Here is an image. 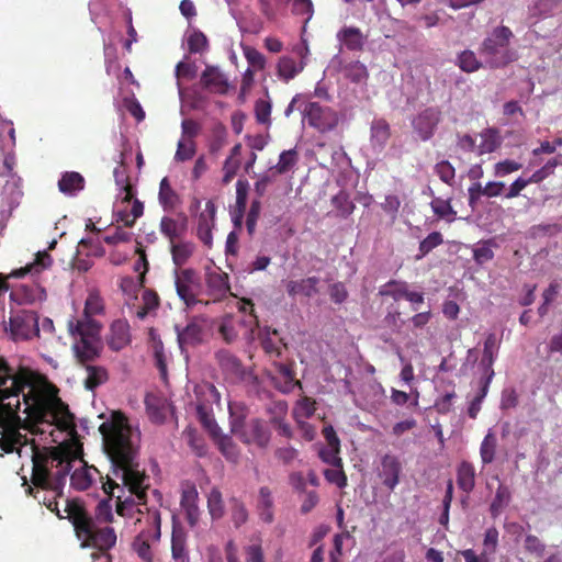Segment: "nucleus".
I'll use <instances>...</instances> for the list:
<instances>
[{
	"label": "nucleus",
	"instance_id": "36",
	"mask_svg": "<svg viewBox=\"0 0 562 562\" xmlns=\"http://www.w3.org/2000/svg\"><path fill=\"white\" fill-rule=\"evenodd\" d=\"M512 499V493L507 485L499 484L495 496L490 505V513L493 518H496L499 516V514L503 512V509L508 506Z\"/></svg>",
	"mask_w": 562,
	"mask_h": 562
},
{
	"label": "nucleus",
	"instance_id": "12",
	"mask_svg": "<svg viewBox=\"0 0 562 562\" xmlns=\"http://www.w3.org/2000/svg\"><path fill=\"white\" fill-rule=\"evenodd\" d=\"M209 322L203 316L191 317L187 325L181 327L175 326L177 340L181 350L188 347H196L204 342L207 335Z\"/></svg>",
	"mask_w": 562,
	"mask_h": 562
},
{
	"label": "nucleus",
	"instance_id": "15",
	"mask_svg": "<svg viewBox=\"0 0 562 562\" xmlns=\"http://www.w3.org/2000/svg\"><path fill=\"white\" fill-rule=\"evenodd\" d=\"M308 52L310 50L307 44L303 42L293 47V53L300 58L299 61L290 56L280 57L277 64L278 77L284 82L294 79L300 72L303 71L304 67L306 66V57Z\"/></svg>",
	"mask_w": 562,
	"mask_h": 562
},
{
	"label": "nucleus",
	"instance_id": "46",
	"mask_svg": "<svg viewBox=\"0 0 562 562\" xmlns=\"http://www.w3.org/2000/svg\"><path fill=\"white\" fill-rule=\"evenodd\" d=\"M93 520L98 521V525L110 524L113 521L111 498L102 499L98 503Z\"/></svg>",
	"mask_w": 562,
	"mask_h": 562
},
{
	"label": "nucleus",
	"instance_id": "13",
	"mask_svg": "<svg viewBox=\"0 0 562 562\" xmlns=\"http://www.w3.org/2000/svg\"><path fill=\"white\" fill-rule=\"evenodd\" d=\"M304 117L308 125L321 133L334 130L338 124V114L329 106H323L317 102H310L304 109Z\"/></svg>",
	"mask_w": 562,
	"mask_h": 562
},
{
	"label": "nucleus",
	"instance_id": "19",
	"mask_svg": "<svg viewBox=\"0 0 562 562\" xmlns=\"http://www.w3.org/2000/svg\"><path fill=\"white\" fill-rule=\"evenodd\" d=\"M131 342L130 325L126 319L114 321L106 335V345L113 351H120Z\"/></svg>",
	"mask_w": 562,
	"mask_h": 562
},
{
	"label": "nucleus",
	"instance_id": "17",
	"mask_svg": "<svg viewBox=\"0 0 562 562\" xmlns=\"http://www.w3.org/2000/svg\"><path fill=\"white\" fill-rule=\"evenodd\" d=\"M200 85L211 93L224 95L229 90L226 76L216 66L207 65L200 77Z\"/></svg>",
	"mask_w": 562,
	"mask_h": 562
},
{
	"label": "nucleus",
	"instance_id": "14",
	"mask_svg": "<svg viewBox=\"0 0 562 562\" xmlns=\"http://www.w3.org/2000/svg\"><path fill=\"white\" fill-rule=\"evenodd\" d=\"M176 290L179 297L188 307H192L203 300L199 299L200 284L193 269L176 270Z\"/></svg>",
	"mask_w": 562,
	"mask_h": 562
},
{
	"label": "nucleus",
	"instance_id": "27",
	"mask_svg": "<svg viewBox=\"0 0 562 562\" xmlns=\"http://www.w3.org/2000/svg\"><path fill=\"white\" fill-rule=\"evenodd\" d=\"M475 468L469 461H462L457 468V484L464 493H471L475 487Z\"/></svg>",
	"mask_w": 562,
	"mask_h": 562
},
{
	"label": "nucleus",
	"instance_id": "52",
	"mask_svg": "<svg viewBox=\"0 0 562 562\" xmlns=\"http://www.w3.org/2000/svg\"><path fill=\"white\" fill-rule=\"evenodd\" d=\"M159 305V297L156 292L145 290L143 293V307L137 312L139 318H144L149 312L157 308Z\"/></svg>",
	"mask_w": 562,
	"mask_h": 562
},
{
	"label": "nucleus",
	"instance_id": "54",
	"mask_svg": "<svg viewBox=\"0 0 562 562\" xmlns=\"http://www.w3.org/2000/svg\"><path fill=\"white\" fill-rule=\"evenodd\" d=\"M372 138L375 139L379 144H385L390 137V125L383 120H375L371 126Z\"/></svg>",
	"mask_w": 562,
	"mask_h": 562
},
{
	"label": "nucleus",
	"instance_id": "49",
	"mask_svg": "<svg viewBox=\"0 0 562 562\" xmlns=\"http://www.w3.org/2000/svg\"><path fill=\"white\" fill-rule=\"evenodd\" d=\"M143 213L144 204L139 200L135 199L130 213L120 212L117 221L122 222L125 226H133L135 221L140 217Z\"/></svg>",
	"mask_w": 562,
	"mask_h": 562
},
{
	"label": "nucleus",
	"instance_id": "8",
	"mask_svg": "<svg viewBox=\"0 0 562 562\" xmlns=\"http://www.w3.org/2000/svg\"><path fill=\"white\" fill-rule=\"evenodd\" d=\"M231 431L243 443L248 446L255 445L261 449L267 448L271 439L269 428L259 418H254L245 423L244 416H234L232 414Z\"/></svg>",
	"mask_w": 562,
	"mask_h": 562
},
{
	"label": "nucleus",
	"instance_id": "40",
	"mask_svg": "<svg viewBox=\"0 0 562 562\" xmlns=\"http://www.w3.org/2000/svg\"><path fill=\"white\" fill-rule=\"evenodd\" d=\"M221 453L226 460L236 463L239 459V449L229 436H221L216 440Z\"/></svg>",
	"mask_w": 562,
	"mask_h": 562
},
{
	"label": "nucleus",
	"instance_id": "6",
	"mask_svg": "<svg viewBox=\"0 0 562 562\" xmlns=\"http://www.w3.org/2000/svg\"><path fill=\"white\" fill-rule=\"evenodd\" d=\"M513 31L505 25H499L485 37L480 47V54L486 58L491 68H503L517 59V54L508 49Z\"/></svg>",
	"mask_w": 562,
	"mask_h": 562
},
{
	"label": "nucleus",
	"instance_id": "43",
	"mask_svg": "<svg viewBox=\"0 0 562 562\" xmlns=\"http://www.w3.org/2000/svg\"><path fill=\"white\" fill-rule=\"evenodd\" d=\"M430 205H431L434 213L438 217L445 218L449 222L454 220L457 213L453 211L449 200H445L441 198H435L431 201Z\"/></svg>",
	"mask_w": 562,
	"mask_h": 562
},
{
	"label": "nucleus",
	"instance_id": "51",
	"mask_svg": "<svg viewBox=\"0 0 562 562\" xmlns=\"http://www.w3.org/2000/svg\"><path fill=\"white\" fill-rule=\"evenodd\" d=\"M212 222L207 218L204 213L200 214L198 223V236L199 239L205 245H212Z\"/></svg>",
	"mask_w": 562,
	"mask_h": 562
},
{
	"label": "nucleus",
	"instance_id": "59",
	"mask_svg": "<svg viewBox=\"0 0 562 562\" xmlns=\"http://www.w3.org/2000/svg\"><path fill=\"white\" fill-rule=\"evenodd\" d=\"M560 165V161L558 158H552L547 161L544 166H542L540 169L536 170L529 178L532 183H540L546 178H548L550 175L554 172V169L557 166Z\"/></svg>",
	"mask_w": 562,
	"mask_h": 562
},
{
	"label": "nucleus",
	"instance_id": "4",
	"mask_svg": "<svg viewBox=\"0 0 562 562\" xmlns=\"http://www.w3.org/2000/svg\"><path fill=\"white\" fill-rule=\"evenodd\" d=\"M64 512L66 518L74 526L77 538L81 541L82 548H94L99 552L92 553V559L103 558L104 562H111L112 557L109 551L116 544V532L110 526L98 525L93 517L88 513L82 502L74 498L66 501Z\"/></svg>",
	"mask_w": 562,
	"mask_h": 562
},
{
	"label": "nucleus",
	"instance_id": "60",
	"mask_svg": "<svg viewBox=\"0 0 562 562\" xmlns=\"http://www.w3.org/2000/svg\"><path fill=\"white\" fill-rule=\"evenodd\" d=\"M248 189L249 183L247 180L239 179L236 182V210L239 212L240 216L246 210Z\"/></svg>",
	"mask_w": 562,
	"mask_h": 562
},
{
	"label": "nucleus",
	"instance_id": "2",
	"mask_svg": "<svg viewBox=\"0 0 562 562\" xmlns=\"http://www.w3.org/2000/svg\"><path fill=\"white\" fill-rule=\"evenodd\" d=\"M31 390L23 395L25 405L24 413L35 423L57 426V428L67 430L74 424V417L68 407L55 396H46L32 387L31 374L26 369H21L13 373L12 369L3 368L0 370V427H7L11 422H20L18 412L21 403L20 393L25 387Z\"/></svg>",
	"mask_w": 562,
	"mask_h": 562
},
{
	"label": "nucleus",
	"instance_id": "30",
	"mask_svg": "<svg viewBox=\"0 0 562 562\" xmlns=\"http://www.w3.org/2000/svg\"><path fill=\"white\" fill-rule=\"evenodd\" d=\"M198 492L194 486L184 490L181 494V507L186 512L187 520L194 526L199 518V508L196 506Z\"/></svg>",
	"mask_w": 562,
	"mask_h": 562
},
{
	"label": "nucleus",
	"instance_id": "16",
	"mask_svg": "<svg viewBox=\"0 0 562 562\" xmlns=\"http://www.w3.org/2000/svg\"><path fill=\"white\" fill-rule=\"evenodd\" d=\"M402 473V463L400 459L391 453H385L381 458L378 476L382 480V484L390 491H393L400 483Z\"/></svg>",
	"mask_w": 562,
	"mask_h": 562
},
{
	"label": "nucleus",
	"instance_id": "21",
	"mask_svg": "<svg viewBox=\"0 0 562 562\" xmlns=\"http://www.w3.org/2000/svg\"><path fill=\"white\" fill-rule=\"evenodd\" d=\"M104 312V302L101 297L99 291L92 290L90 291L86 303L82 316L79 318L71 317L67 323H85V322H92V323H99L98 321L93 319L92 316L94 315H101Z\"/></svg>",
	"mask_w": 562,
	"mask_h": 562
},
{
	"label": "nucleus",
	"instance_id": "7",
	"mask_svg": "<svg viewBox=\"0 0 562 562\" xmlns=\"http://www.w3.org/2000/svg\"><path fill=\"white\" fill-rule=\"evenodd\" d=\"M3 327L14 342L30 341L41 337L40 315L32 310L11 312L8 321L3 322Z\"/></svg>",
	"mask_w": 562,
	"mask_h": 562
},
{
	"label": "nucleus",
	"instance_id": "63",
	"mask_svg": "<svg viewBox=\"0 0 562 562\" xmlns=\"http://www.w3.org/2000/svg\"><path fill=\"white\" fill-rule=\"evenodd\" d=\"M244 55L250 66L257 70H262L266 66V58L257 48L247 46L244 48Z\"/></svg>",
	"mask_w": 562,
	"mask_h": 562
},
{
	"label": "nucleus",
	"instance_id": "58",
	"mask_svg": "<svg viewBox=\"0 0 562 562\" xmlns=\"http://www.w3.org/2000/svg\"><path fill=\"white\" fill-rule=\"evenodd\" d=\"M324 476L329 483L335 484L339 488H342L347 485V475L344 472L342 464L340 467L326 469L324 471Z\"/></svg>",
	"mask_w": 562,
	"mask_h": 562
},
{
	"label": "nucleus",
	"instance_id": "42",
	"mask_svg": "<svg viewBox=\"0 0 562 562\" xmlns=\"http://www.w3.org/2000/svg\"><path fill=\"white\" fill-rule=\"evenodd\" d=\"M458 66L465 72H474L482 67L474 52L465 49L458 56Z\"/></svg>",
	"mask_w": 562,
	"mask_h": 562
},
{
	"label": "nucleus",
	"instance_id": "33",
	"mask_svg": "<svg viewBox=\"0 0 562 562\" xmlns=\"http://www.w3.org/2000/svg\"><path fill=\"white\" fill-rule=\"evenodd\" d=\"M87 378L85 379V387L93 391L98 386L105 383L109 379L108 370L101 366L85 364Z\"/></svg>",
	"mask_w": 562,
	"mask_h": 562
},
{
	"label": "nucleus",
	"instance_id": "29",
	"mask_svg": "<svg viewBox=\"0 0 562 562\" xmlns=\"http://www.w3.org/2000/svg\"><path fill=\"white\" fill-rule=\"evenodd\" d=\"M257 510L263 522L271 524L273 521V498L270 488L267 486H262L259 490Z\"/></svg>",
	"mask_w": 562,
	"mask_h": 562
},
{
	"label": "nucleus",
	"instance_id": "45",
	"mask_svg": "<svg viewBox=\"0 0 562 562\" xmlns=\"http://www.w3.org/2000/svg\"><path fill=\"white\" fill-rule=\"evenodd\" d=\"M207 507L213 518L218 519L224 515L222 493L217 488L211 490L207 497Z\"/></svg>",
	"mask_w": 562,
	"mask_h": 562
},
{
	"label": "nucleus",
	"instance_id": "32",
	"mask_svg": "<svg viewBox=\"0 0 562 562\" xmlns=\"http://www.w3.org/2000/svg\"><path fill=\"white\" fill-rule=\"evenodd\" d=\"M158 199L159 203L166 211L173 210L180 203L179 195L172 189L167 177L162 178L160 181Z\"/></svg>",
	"mask_w": 562,
	"mask_h": 562
},
{
	"label": "nucleus",
	"instance_id": "38",
	"mask_svg": "<svg viewBox=\"0 0 562 562\" xmlns=\"http://www.w3.org/2000/svg\"><path fill=\"white\" fill-rule=\"evenodd\" d=\"M497 448V437L490 429L483 438L480 446V457L483 464H490L494 461Z\"/></svg>",
	"mask_w": 562,
	"mask_h": 562
},
{
	"label": "nucleus",
	"instance_id": "41",
	"mask_svg": "<svg viewBox=\"0 0 562 562\" xmlns=\"http://www.w3.org/2000/svg\"><path fill=\"white\" fill-rule=\"evenodd\" d=\"M342 71L345 77L355 83L364 81L369 76L367 67L360 61L347 64Z\"/></svg>",
	"mask_w": 562,
	"mask_h": 562
},
{
	"label": "nucleus",
	"instance_id": "24",
	"mask_svg": "<svg viewBox=\"0 0 562 562\" xmlns=\"http://www.w3.org/2000/svg\"><path fill=\"white\" fill-rule=\"evenodd\" d=\"M318 283L319 279L317 277H310L301 280H290L286 282V291L290 296L303 295L311 297L318 292Z\"/></svg>",
	"mask_w": 562,
	"mask_h": 562
},
{
	"label": "nucleus",
	"instance_id": "55",
	"mask_svg": "<svg viewBox=\"0 0 562 562\" xmlns=\"http://www.w3.org/2000/svg\"><path fill=\"white\" fill-rule=\"evenodd\" d=\"M340 448L339 447H322L318 451V457L323 462L330 464L331 467H340L341 458L339 457Z\"/></svg>",
	"mask_w": 562,
	"mask_h": 562
},
{
	"label": "nucleus",
	"instance_id": "44",
	"mask_svg": "<svg viewBox=\"0 0 562 562\" xmlns=\"http://www.w3.org/2000/svg\"><path fill=\"white\" fill-rule=\"evenodd\" d=\"M135 254L138 256L133 265V269L138 273V286L144 288L146 273L149 269V263L145 252V248H135Z\"/></svg>",
	"mask_w": 562,
	"mask_h": 562
},
{
	"label": "nucleus",
	"instance_id": "62",
	"mask_svg": "<svg viewBox=\"0 0 562 562\" xmlns=\"http://www.w3.org/2000/svg\"><path fill=\"white\" fill-rule=\"evenodd\" d=\"M71 486L78 491H86L92 484V479L86 470H76L70 476Z\"/></svg>",
	"mask_w": 562,
	"mask_h": 562
},
{
	"label": "nucleus",
	"instance_id": "34",
	"mask_svg": "<svg viewBox=\"0 0 562 562\" xmlns=\"http://www.w3.org/2000/svg\"><path fill=\"white\" fill-rule=\"evenodd\" d=\"M83 187L85 179L76 171L64 173L58 181V188L60 192L65 194H74L75 192L82 190Z\"/></svg>",
	"mask_w": 562,
	"mask_h": 562
},
{
	"label": "nucleus",
	"instance_id": "5",
	"mask_svg": "<svg viewBox=\"0 0 562 562\" xmlns=\"http://www.w3.org/2000/svg\"><path fill=\"white\" fill-rule=\"evenodd\" d=\"M67 328L75 339L72 350L81 366L89 364L100 357L102 350L100 323H67Z\"/></svg>",
	"mask_w": 562,
	"mask_h": 562
},
{
	"label": "nucleus",
	"instance_id": "48",
	"mask_svg": "<svg viewBox=\"0 0 562 562\" xmlns=\"http://www.w3.org/2000/svg\"><path fill=\"white\" fill-rule=\"evenodd\" d=\"M171 552L176 560L184 562L187 559L186 538L181 531H173L171 538Z\"/></svg>",
	"mask_w": 562,
	"mask_h": 562
},
{
	"label": "nucleus",
	"instance_id": "50",
	"mask_svg": "<svg viewBox=\"0 0 562 562\" xmlns=\"http://www.w3.org/2000/svg\"><path fill=\"white\" fill-rule=\"evenodd\" d=\"M270 424L279 423L285 419L288 414V403L285 401L271 402L267 408Z\"/></svg>",
	"mask_w": 562,
	"mask_h": 562
},
{
	"label": "nucleus",
	"instance_id": "18",
	"mask_svg": "<svg viewBox=\"0 0 562 562\" xmlns=\"http://www.w3.org/2000/svg\"><path fill=\"white\" fill-rule=\"evenodd\" d=\"M441 111L438 108H427L414 121V127L422 139L427 140L432 135L440 121Z\"/></svg>",
	"mask_w": 562,
	"mask_h": 562
},
{
	"label": "nucleus",
	"instance_id": "26",
	"mask_svg": "<svg viewBox=\"0 0 562 562\" xmlns=\"http://www.w3.org/2000/svg\"><path fill=\"white\" fill-rule=\"evenodd\" d=\"M160 231L169 239L170 246H179L178 241L186 231V217L182 222H178L172 217L164 216L160 221Z\"/></svg>",
	"mask_w": 562,
	"mask_h": 562
},
{
	"label": "nucleus",
	"instance_id": "28",
	"mask_svg": "<svg viewBox=\"0 0 562 562\" xmlns=\"http://www.w3.org/2000/svg\"><path fill=\"white\" fill-rule=\"evenodd\" d=\"M498 348L499 340L496 335L494 333L488 334L484 341L483 356L480 361V366L483 368L485 375L491 374V371H494L493 363L495 356L498 352Z\"/></svg>",
	"mask_w": 562,
	"mask_h": 562
},
{
	"label": "nucleus",
	"instance_id": "57",
	"mask_svg": "<svg viewBox=\"0 0 562 562\" xmlns=\"http://www.w3.org/2000/svg\"><path fill=\"white\" fill-rule=\"evenodd\" d=\"M231 512L235 527L238 528L248 520V510L246 509V506L243 502L236 498L232 499Z\"/></svg>",
	"mask_w": 562,
	"mask_h": 562
},
{
	"label": "nucleus",
	"instance_id": "11",
	"mask_svg": "<svg viewBox=\"0 0 562 562\" xmlns=\"http://www.w3.org/2000/svg\"><path fill=\"white\" fill-rule=\"evenodd\" d=\"M245 305L250 306V314L243 318L234 316H225L218 327V333L222 338L227 342L232 344L237 339L240 331L244 329V334L252 333L254 327L258 326L257 316L254 314V304L250 300L244 301Z\"/></svg>",
	"mask_w": 562,
	"mask_h": 562
},
{
	"label": "nucleus",
	"instance_id": "22",
	"mask_svg": "<svg viewBox=\"0 0 562 562\" xmlns=\"http://www.w3.org/2000/svg\"><path fill=\"white\" fill-rule=\"evenodd\" d=\"M337 40L348 50L361 52L364 47L367 37L363 35L361 30L356 26H344L337 33Z\"/></svg>",
	"mask_w": 562,
	"mask_h": 562
},
{
	"label": "nucleus",
	"instance_id": "35",
	"mask_svg": "<svg viewBox=\"0 0 562 562\" xmlns=\"http://www.w3.org/2000/svg\"><path fill=\"white\" fill-rule=\"evenodd\" d=\"M482 142L479 145V155L491 154L502 144L499 132L496 128H486L480 134Z\"/></svg>",
	"mask_w": 562,
	"mask_h": 562
},
{
	"label": "nucleus",
	"instance_id": "3",
	"mask_svg": "<svg viewBox=\"0 0 562 562\" xmlns=\"http://www.w3.org/2000/svg\"><path fill=\"white\" fill-rule=\"evenodd\" d=\"M32 449V477L31 481L35 487L43 491H50L54 496L47 498L40 497V492L34 497L42 502L50 512L55 513L58 518H65L58 508L57 497L63 495V488L66 477L71 470V459L69 453L60 447H50L41 449L31 440Z\"/></svg>",
	"mask_w": 562,
	"mask_h": 562
},
{
	"label": "nucleus",
	"instance_id": "9",
	"mask_svg": "<svg viewBox=\"0 0 562 562\" xmlns=\"http://www.w3.org/2000/svg\"><path fill=\"white\" fill-rule=\"evenodd\" d=\"M146 521L148 527L135 537L132 548L144 562H153L151 544L158 542L161 536L160 512L146 508Z\"/></svg>",
	"mask_w": 562,
	"mask_h": 562
},
{
	"label": "nucleus",
	"instance_id": "37",
	"mask_svg": "<svg viewBox=\"0 0 562 562\" xmlns=\"http://www.w3.org/2000/svg\"><path fill=\"white\" fill-rule=\"evenodd\" d=\"M494 376V371H491V374L485 375L481 382H480V390L477 394L474 396V398L471 401L469 408H468V415L470 418L475 419L477 417V414L481 411V404L484 400V397L487 394L490 383Z\"/></svg>",
	"mask_w": 562,
	"mask_h": 562
},
{
	"label": "nucleus",
	"instance_id": "47",
	"mask_svg": "<svg viewBox=\"0 0 562 562\" xmlns=\"http://www.w3.org/2000/svg\"><path fill=\"white\" fill-rule=\"evenodd\" d=\"M331 203L344 217L350 215L355 210V204L345 191H339V193L331 199Z\"/></svg>",
	"mask_w": 562,
	"mask_h": 562
},
{
	"label": "nucleus",
	"instance_id": "61",
	"mask_svg": "<svg viewBox=\"0 0 562 562\" xmlns=\"http://www.w3.org/2000/svg\"><path fill=\"white\" fill-rule=\"evenodd\" d=\"M154 359L157 369L162 379L167 378V357L162 341L158 340L154 344Z\"/></svg>",
	"mask_w": 562,
	"mask_h": 562
},
{
	"label": "nucleus",
	"instance_id": "23",
	"mask_svg": "<svg viewBox=\"0 0 562 562\" xmlns=\"http://www.w3.org/2000/svg\"><path fill=\"white\" fill-rule=\"evenodd\" d=\"M221 369L228 375L234 378H240L244 374L243 362L232 352L226 349H221L215 353Z\"/></svg>",
	"mask_w": 562,
	"mask_h": 562
},
{
	"label": "nucleus",
	"instance_id": "20",
	"mask_svg": "<svg viewBox=\"0 0 562 562\" xmlns=\"http://www.w3.org/2000/svg\"><path fill=\"white\" fill-rule=\"evenodd\" d=\"M53 263V259L47 250L37 251L32 262L26 263L24 267L14 269L11 271L9 277L11 278H23L26 274H38L42 271L48 269Z\"/></svg>",
	"mask_w": 562,
	"mask_h": 562
},
{
	"label": "nucleus",
	"instance_id": "10",
	"mask_svg": "<svg viewBox=\"0 0 562 562\" xmlns=\"http://www.w3.org/2000/svg\"><path fill=\"white\" fill-rule=\"evenodd\" d=\"M203 293L207 296V300L202 302L204 304L221 302L232 296L228 274L218 267H206Z\"/></svg>",
	"mask_w": 562,
	"mask_h": 562
},
{
	"label": "nucleus",
	"instance_id": "1",
	"mask_svg": "<svg viewBox=\"0 0 562 562\" xmlns=\"http://www.w3.org/2000/svg\"><path fill=\"white\" fill-rule=\"evenodd\" d=\"M99 431L103 438V450L111 462L112 474L108 475L103 490L111 497L114 490L124 493L127 487L130 495L123 499L116 496V514L121 517L132 518L135 514H143L140 506L146 505V491L149 487V477L139 468L140 432L133 428L122 412H113L111 417L103 422Z\"/></svg>",
	"mask_w": 562,
	"mask_h": 562
},
{
	"label": "nucleus",
	"instance_id": "25",
	"mask_svg": "<svg viewBox=\"0 0 562 562\" xmlns=\"http://www.w3.org/2000/svg\"><path fill=\"white\" fill-rule=\"evenodd\" d=\"M104 255V248H75L72 255V267L79 271H88L92 265V256L102 257Z\"/></svg>",
	"mask_w": 562,
	"mask_h": 562
},
{
	"label": "nucleus",
	"instance_id": "39",
	"mask_svg": "<svg viewBox=\"0 0 562 562\" xmlns=\"http://www.w3.org/2000/svg\"><path fill=\"white\" fill-rule=\"evenodd\" d=\"M408 291V285L404 281L391 280L380 288L379 294L382 296H390L395 301L405 299Z\"/></svg>",
	"mask_w": 562,
	"mask_h": 562
},
{
	"label": "nucleus",
	"instance_id": "53",
	"mask_svg": "<svg viewBox=\"0 0 562 562\" xmlns=\"http://www.w3.org/2000/svg\"><path fill=\"white\" fill-rule=\"evenodd\" d=\"M290 2L293 14L305 16V23L312 19L314 13L312 0H291Z\"/></svg>",
	"mask_w": 562,
	"mask_h": 562
},
{
	"label": "nucleus",
	"instance_id": "56",
	"mask_svg": "<svg viewBox=\"0 0 562 562\" xmlns=\"http://www.w3.org/2000/svg\"><path fill=\"white\" fill-rule=\"evenodd\" d=\"M526 552L536 558H542L546 551V544L535 535H527L524 542Z\"/></svg>",
	"mask_w": 562,
	"mask_h": 562
},
{
	"label": "nucleus",
	"instance_id": "64",
	"mask_svg": "<svg viewBox=\"0 0 562 562\" xmlns=\"http://www.w3.org/2000/svg\"><path fill=\"white\" fill-rule=\"evenodd\" d=\"M195 155V144L193 140H179L175 159L177 161H186Z\"/></svg>",
	"mask_w": 562,
	"mask_h": 562
},
{
	"label": "nucleus",
	"instance_id": "31",
	"mask_svg": "<svg viewBox=\"0 0 562 562\" xmlns=\"http://www.w3.org/2000/svg\"><path fill=\"white\" fill-rule=\"evenodd\" d=\"M299 162V153L295 148L283 150L277 165L269 168V172L274 175H285L294 169Z\"/></svg>",
	"mask_w": 562,
	"mask_h": 562
}]
</instances>
